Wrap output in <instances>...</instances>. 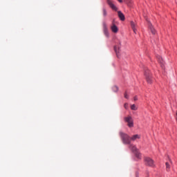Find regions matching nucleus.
Instances as JSON below:
<instances>
[{
  "mask_svg": "<svg viewBox=\"0 0 177 177\" xmlns=\"http://www.w3.org/2000/svg\"><path fill=\"white\" fill-rule=\"evenodd\" d=\"M119 133L122 139V142H123L124 145H131V138L129 136H128V134L122 131H120Z\"/></svg>",
  "mask_w": 177,
  "mask_h": 177,
  "instance_id": "nucleus-1",
  "label": "nucleus"
},
{
  "mask_svg": "<svg viewBox=\"0 0 177 177\" xmlns=\"http://www.w3.org/2000/svg\"><path fill=\"white\" fill-rule=\"evenodd\" d=\"M145 76L148 84H153V81H154V80L153 79V75L149 69L145 70Z\"/></svg>",
  "mask_w": 177,
  "mask_h": 177,
  "instance_id": "nucleus-2",
  "label": "nucleus"
},
{
  "mask_svg": "<svg viewBox=\"0 0 177 177\" xmlns=\"http://www.w3.org/2000/svg\"><path fill=\"white\" fill-rule=\"evenodd\" d=\"M129 149L133 151V153H134L137 158H140L141 157L140 153L139 152V150L138 149V148H136L135 145H131L129 146Z\"/></svg>",
  "mask_w": 177,
  "mask_h": 177,
  "instance_id": "nucleus-3",
  "label": "nucleus"
},
{
  "mask_svg": "<svg viewBox=\"0 0 177 177\" xmlns=\"http://www.w3.org/2000/svg\"><path fill=\"white\" fill-rule=\"evenodd\" d=\"M125 122H127V125L129 128H133V119L132 117L127 116L124 118Z\"/></svg>",
  "mask_w": 177,
  "mask_h": 177,
  "instance_id": "nucleus-4",
  "label": "nucleus"
},
{
  "mask_svg": "<svg viewBox=\"0 0 177 177\" xmlns=\"http://www.w3.org/2000/svg\"><path fill=\"white\" fill-rule=\"evenodd\" d=\"M145 165L148 167H154V160L150 158H145Z\"/></svg>",
  "mask_w": 177,
  "mask_h": 177,
  "instance_id": "nucleus-5",
  "label": "nucleus"
},
{
  "mask_svg": "<svg viewBox=\"0 0 177 177\" xmlns=\"http://www.w3.org/2000/svg\"><path fill=\"white\" fill-rule=\"evenodd\" d=\"M106 3L109 5V6H110L112 10H115V12H117V10H118V8H117V6L114 5V1L111 0H106Z\"/></svg>",
  "mask_w": 177,
  "mask_h": 177,
  "instance_id": "nucleus-6",
  "label": "nucleus"
},
{
  "mask_svg": "<svg viewBox=\"0 0 177 177\" xmlns=\"http://www.w3.org/2000/svg\"><path fill=\"white\" fill-rule=\"evenodd\" d=\"M120 48H121V41H119L118 43V45H115L114 46V50L116 53L117 57H118L119 53H120Z\"/></svg>",
  "mask_w": 177,
  "mask_h": 177,
  "instance_id": "nucleus-7",
  "label": "nucleus"
},
{
  "mask_svg": "<svg viewBox=\"0 0 177 177\" xmlns=\"http://www.w3.org/2000/svg\"><path fill=\"white\" fill-rule=\"evenodd\" d=\"M102 27L104 35H106V37H109V29L107 28V25L106 23L104 22L102 24Z\"/></svg>",
  "mask_w": 177,
  "mask_h": 177,
  "instance_id": "nucleus-8",
  "label": "nucleus"
},
{
  "mask_svg": "<svg viewBox=\"0 0 177 177\" xmlns=\"http://www.w3.org/2000/svg\"><path fill=\"white\" fill-rule=\"evenodd\" d=\"M157 59L158 63H160L162 68H164V60L162 59V57H161V56H158Z\"/></svg>",
  "mask_w": 177,
  "mask_h": 177,
  "instance_id": "nucleus-9",
  "label": "nucleus"
},
{
  "mask_svg": "<svg viewBox=\"0 0 177 177\" xmlns=\"http://www.w3.org/2000/svg\"><path fill=\"white\" fill-rule=\"evenodd\" d=\"M118 17L122 21H124L125 20V16L121 11L118 12Z\"/></svg>",
  "mask_w": 177,
  "mask_h": 177,
  "instance_id": "nucleus-10",
  "label": "nucleus"
},
{
  "mask_svg": "<svg viewBox=\"0 0 177 177\" xmlns=\"http://www.w3.org/2000/svg\"><path fill=\"white\" fill-rule=\"evenodd\" d=\"M111 30H112L113 32H118V28L114 23H113V26L111 27Z\"/></svg>",
  "mask_w": 177,
  "mask_h": 177,
  "instance_id": "nucleus-11",
  "label": "nucleus"
},
{
  "mask_svg": "<svg viewBox=\"0 0 177 177\" xmlns=\"http://www.w3.org/2000/svg\"><path fill=\"white\" fill-rule=\"evenodd\" d=\"M136 139H140V136L138 134L133 136L131 138H130V141L131 140L135 141L136 140Z\"/></svg>",
  "mask_w": 177,
  "mask_h": 177,
  "instance_id": "nucleus-12",
  "label": "nucleus"
},
{
  "mask_svg": "<svg viewBox=\"0 0 177 177\" xmlns=\"http://www.w3.org/2000/svg\"><path fill=\"white\" fill-rule=\"evenodd\" d=\"M131 28L133 31V32H135V34H136V24H135V22L131 21Z\"/></svg>",
  "mask_w": 177,
  "mask_h": 177,
  "instance_id": "nucleus-13",
  "label": "nucleus"
},
{
  "mask_svg": "<svg viewBox=\"0 0 177 177\" xmlns=\"http://www.w3.org/2000/svg\"><path fill=\"white\" fill-rule=\"evenodd\" d=\"M149 28L151 30V32H152V34L154 35L156 34V29H154V28L153 27V25H151V24H149Z\"/></svg>",
  "mask_w": 177,
  "mask_h": 177,
  "instance_id": "nucleus-14",
  "label": "nucleus"
},
{
  "mask_svg": "<svg viewBox=\"0 0 177 177\" xmlns=\"http://www.w3.org/2000/svg\"><path fill=\"white\" fill-rule=\"evenodd\" d=\"M128 6H132V0H124Z\"/></svg>",
  "mask_w": 177,
  "mask_h": 177,
  "instance_id": "nucleus-15",
  "label": "nucleus"
},
{
  "mask_svg": "<svg viewBox=\"0 0 177 177\" xmlns=\"http://www.w3.org/2000/svg\"><path fill=\"white\" fill-rule=\"evenodd\" d=\"M102 15L104 17H106V16H107V10L104 8H102Z\"/></svg>",
  "mask_w": 177,
  "mask_h": 177,
  "instance_id": "nucleus-16",
  "label": "nucleus"
},
{
  "mask_svg": "<svg viewBox=\"0 0 177 177\" xmlns=\"http://www.w3.org/2000/svg\"><path fill=\"white\" fill-rule=\"evenodd\" d=\"M112 89H113V92H118V87L117 86H113L112 87Z\"/></svg>",
  "mask_w": 177,
  "mask_h": 177,
  "instance_id": "nucleus-17",
  "label": "nucleus"
},
{
  "mask_svg": "<svg viewBox=\"0 0 177 177\" xmlns=\"http://www.w3.org/2000/svg\"><path fill=\"white\" fill-rule=\"evenodd\" d=\"M131 110H134V111L138 110V107H136V105H135V104H132L131 106Z\"/></svg>",
  "mask_w": 177,
  "mask_h": 177,
  "instance_id": "nucleus-18",
  "label": "nucleus"
},
{
  "mask_svg": "<svg viewBox=\"0 0 177 177\" xmlns=\"http://www.w3.org/2000/svg\"><path fill=\"white\" fill-rule=\"evenodd\" d=\"M165 165H166L167 171H169V169L171 168V167H169V163L168 162H167L165 163Z\"/></svg>",
  "mask_w": 177,
  "mask_h": 177,
  "instance_id": "nucleus-19",
  "label": "nucleus"
},
{
  "mask_svg": "<svg viewBox=\"0 0 177 177\" xmlns=\"http://www.w3.org/2000/svg\"><path fill=\"white\" fill-rule=\"evenodd\" d=\"M124 97L125 99H128V94L127 93H124Z\"/></svg>",
  "mask_w": 177,
  "mask_h": 177,
  "instance_id": "nucleus-20",
  "label": "nucleus"
},
{
  "mask_svg": "<svg viewBox=\"0 0 177 177\" xmlns=\"http://www.w3.org/2000/svg\"><path fill=\"white\" fill-rule=\"evenodd\" d=\"M124 108H125V109H127V108H128V103H125V104H124Z\"/></svg>",
  "mask_w": 177,
  "mask_h": 177,
  "instance_id": "nucleus-21",
  "label": "nucleus"
},
{
  "mask_svg": "<svg viewBox=\"0 0 177 177\" xmlns=\"http://www.w3.org/2000/svg\"><path fill=\"white\" fill-rule=\"evenodd\" d=\"M118 2H120V3H122V0H118Z\"/></svg>",
  "mask_w": 177,
  "mask_h": 177,
  "instance_id": "nucleus-22",
  "label": "nucleus"
},
{
  "mask_svg": "<svg viewBox=\"0 0 177 177\" xmlns=\"http://www.w3.org/2000/svg\"><path fill=\"white\" fill-rule=\"evenodd\" d=\"M134 100H135V101L138 100V97H136V96L134 97Z\"/></svg>",
  "mask_w": 177,
  "mask_h": 177,
  "instance_id": "nucleus-23",
  "label": "nucleus"
},
{
  "mask_svg": "<svg viewBox=\"0 0 177 177\" xmlns=\"http://www.w3.org/2000/svg\"><path fill=\"white\" fill-rule=\"evenodd\" d=\"M136 176H138V174H136Z\"/></svg>",
  "mask_w": 177,
  "mask_h": 177,
  "instance_id": "nucleus-24",
  "label": "nucleus"
}]
</instances>
